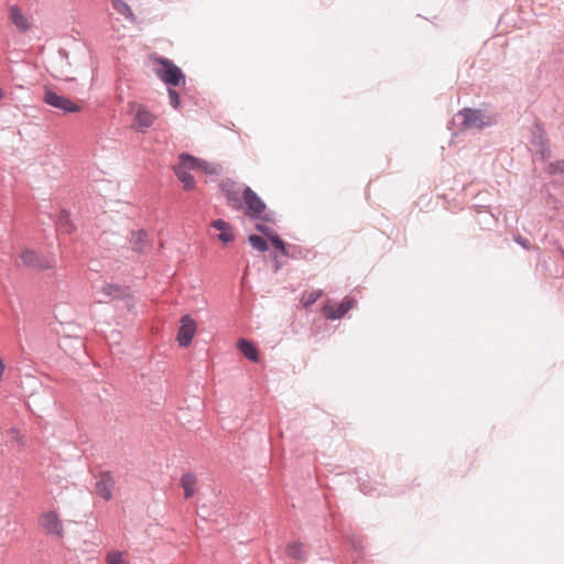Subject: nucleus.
<instances>
[{
	"label": "nucleus",
	"mask_w": 564,
	"mask_h": 564,
	"mask_svg": "<svg viewBox=\"0 0 564 564\" xmlns=\"http://www.w3.org/2000/svg\"><path fill=\"white\" fill-rule=\"evenodd\" d=\"M220 170L221 167L219 164L198 160L185 153L178 156V163L174 166L175 175L183 184V188L186 191H191L195 187V180L192 172H202L207 175H215L218 174Z\"/></svg>",
	"instance_id": "obj_1"
},
{
	"label": "nucleus",
	"mask_w": 564,
	"mask_h": 564,
	"mask_svg": "<svg viewBox=\"0 0 564 564\" xmlns=\"http://www.w3.org/2000/svg\"><path fill=\"white\" fill-rule=\"evenodd\" d=\"M155 74L167 85L177 86L184 79L182 70L171 61L155 58Z\"/></svg>",
	"instance_id": "obj_2"
},
{
	"label": "nucleus",
	"mask_w": 564,
	"mask_h": 564,
	"mask_svg": "<svg viewBox=\"0 0 564 564\" xmlns=\"http://www.w3.org/2000/svg\"><path fill=\"white\" fill-rule=\"evenodd\" d=\"M458 117L463 119L462 126L466 129H482L495 122L494 116L485 115L480 110L464 109Z\"/></svg>",
	"instance_id": "obj_3"
},
{
	"label": "nucleus",
	"mask_w": 564,
	"mask_h": 564,
	"mask_svg": "<svg viewBox=\"0 0 564 564\" xmlns=\"http://www.w3.org/2000/svg\"><path fill=\"white\" fill-rule=\"evenodd\" d=\"M21 264L36 271H44L54 268L55 261L40 256L31 249H23L20 252Z\"/></svg>",
	"instance_id": "obj_4"
},
{
	"label": "nucleus",
	"mask_w": 564,
	"mask_h": 564,
	"mask_svg": "<svg viewBox=\"0 0 564 564\" xmlns=\"http://www.w3.org/2000/svg\"><path fill=\"white\" fill-rule=\"evenodd\" d=\"M243 199L247 205V216L252 218H264L267 208L265 204L250 187H246L243 189Z\"/></svg>",
	"instance_id": "obj_5"
},
{
	"label": "nucleus",
	"mask_w": 564,
	"mask_h": 564,
	"mask_svg": "<svg viewBox=\"0 0 564 564\" xmlns=\"http://www.w3.org/2000/svg\"><path fill=\"white\" fill-rule=\"evenodd\" d=\"M44 101L54 108L61 109L65 113L80 111V107L78 105L64 96L57 95L51 89L45 90Z\"/></svg>",
	"instance_id": "obj_6"
},
{
	"label": "nucleus",
	"mask_w": 564,
	"mask_h": 564,
	"mask_svg": "<svg viewBox=\"0 0 564 564\" xmlns=\"http://www.w3.org/2000/svg\"><path fill=\"white\" fill-rule=\"evenodd\" d=\"M355 300L345 297L341 303L335 304L328 301L323 306V314L327 319H338L355 306Z\"/></svg>",
	"instance_id": "obj_7"
},
{
	"label": "nucleus",
	"mask_w": 564,
	"mask_h": 564,
	"mask_svg": "<svg viewBox=\"0 0 564 564\" xmlns=\"http://www.w3.org/2000/svg\"><path fill=\"white\" fill-rule=\"evenodd\" d=\"M197 330L195 321L189 315L181 318V327L177 333V341L181 347H187L194 338Z\"/></svg>",
	"instance_id": "obj_8"
},
{
	"label": "nucleus",
	"mask_w": 564,
	"mask_h": 564,
	"mask_svg": "<svg viewBox=\"0 0 564 564\" xmlns=\"http://www.w3.org/2000/svg\"><path fill=\"white\" fill-rule=\"evenodd\" d=\"M40 525L47 534L62 536L63 524L56 512L48 511L40 518Z\"/></svg>",
	"instance_id": "obj_9"
},
{
	"label": "nucleus",
	"mask_w": 564,
	"mask_h": 564,
	"mask_svg": "<svg viewBox=\"0 0 564 564\" xmlns=\"http://www.w3.org/2000/svg\"><path fill=\"white\" fill-rule=\"evenodd\" d=\"M115 487V479L109 473H102L99 475L95 486L97 495L102 497L105 500L112 498V489Z\"/></svg>",
	"instance_id": "obj_10"
},
{
	"label": "nucleus",
	"mask_w": 564,
	"mask_h": 564,
	"mask_svg": "<svg viewBox=\"0 0 564 564\" xmlns=\"http://www.w3.org/2000/svg\"><path fill=\"white\" fill-rule=\"evenodd\" d=\"M155 116L147 108L140 106L134 116L133 127L135 130L143 132L153 124Z\"/></svg>",
	"instance_id": "obj_11"
},
{
	"label": "nucleus",
	"mask_w": 564,
	"mask_h": 564,
	"mask_svg": "<svg viewBox=\"0 0 564 564\" xmlns=\"http://www.w3.org/2000/svg\"><path fill=\"white\" fill-rule=\"evenodd\" d=\"M212 227L219 231V234L216 236L219 241L223 243H229L235 240V234L232 226L223 220V219H216L212 221Z\"/></svg>",
	"instance_id": "obj_12"
},
{
	"label": "nucleus",
	"mask_w": 564,
	"mask_h": 564,
	"mask_svg": "<svg viewBox=\"0 0 564 564\" xmlns=\"http://www.w3.org/2000/svg\"><path fill=\"white\" fill-rule=\"evenodd\" d=\"M10 20L20 32H26L30 29L29 19L23 14L18 6L10 7Z\"/></svg>",
	"instance_id": "obj_13"
},
{
	"label": "nucleus",
	"mask_w": 564,
	"mask_h": 564,
	"mask_svg": "<svg viewBox=\"0 0 564 564\" xmlns=\"http://www.w3.org/2000/svg\"><path fill=\"white\" fill-rule=\"evenodd\" d=\"M99 292L102 295V297L99 299V302L119 299L124 295V290L121 286L111 283L102 285Z\"/></svg>",
	"instance_id": "obj_14"
},
{
	"label": "nucleus",
	"mask_w": 564,
	"mask_h": 564,
	"mask_svg": "<svg viewBox=\"0 0 564 564\" xmlns=\"http://www.w3.org/2000/svg\"><path fill=\"white\" fill-rule=\"evenodd\" d=\"M197 477L192 473H186L181 478V486L184 490L185 499L192 498L196 492Z\"/></svg>",
	"instance_id": "obj_15"
},
{
	"label": "nucleus",
	"mask_w": 564,
	"mask_h": 564,
	"mask_svg": "<svg viewBox=\"0 0 564 564\" xmlns=\"http://www.w3.org/2000/svg\"><path fill=\"white\" fill-rule=\"evenodd\" d=\"M237 348L240 352L251 361H258V350L253 346V344L247 339H239L237 343Z\"/></svg>",
	"instance_id": "obj_16"
},
{
	"label": "nucleus",
	"mask_w": 564,
	"mask_h": 564,
	"mask_svg": "<svg viewBox=\"0 0 564 564\" xmlns=\"http://www.w3.org/2000/svg\"><path fill=\"white\" fill-rule=\"evenodd\" d=\"M257 229L262 231L265 236H268L274 248L279 249L283 254L286 253L285 243L278 235L273 234L271 230H269L262 225H258Z\"/></svg>",
	"instance_id": "obj_17"
},
{
	"label": "nucleus",
	"mask_w": 564,
	"mask_h": 564,
	"mask_svg": "<svg viewBox=\"0 0 564 564\" xmlns=\"http://www.w3.org/2000/svg\"><path fill=\"white\" fill-rule=\"evenodd\" d=\"M285 552L288 556L295 560H303L305 556L304 544L299 541L290 542Z\"/></svg>",
	"instance_id": "obj_18"
},
{
	"label": "nucleus",
	"mask_w": 564,
	"mask_h": 564,
	"mask_svg": "<svg viewBox=\"0 0 564 564\" xmlns=\"http://www.w3.org/2000/svg\"><path fill=\"white\" fill-rule=\"evenodd\" d=\"M235 184L234 183H227L224 185V192H225V195L227 197V199L232 204L234 207H239L240 206V200H239V192L238 191H235L234 188Z\"/></svg>",
	"instance_id": "obj_19"
},
{
	"label": "nucleus",
	"mask_w": 564,
	"mask_h": 564,
	"mask_svg": "<svg viewBox=\"0 0 564 564\" xmlns=\"http://www.w3.org/2000/svg\"><path fill=\"white\" fill-rule=\"evenodd\" d=\"M113 9L122 14L123 17L130 19L133 17L131 8L123 0H111Z\"/></svg>",
	"instance_id": "obj_20"
},
{
	"label": "nucleus",
	"mask_w": 564,
	"mask_h": 564,
	"mask_svg": "<svg viewBox=\"0 0 564 564\" xmlns=\"http://www.w3.org/2000/svg\"><path fill=\"white\" fill-rule=\"evenodd\" d=\"M322 295H323V291L322 290H315V291H311V292H305L302 295L301 303L305 307H307V306L314 304Z\"/></svg>",
	"instance_id": "obj_21"
},
{
	"label": "nucleus",
	"mask_w": 564,
	"mask_h": 564,
	"mask_svg": "<svg viewBox=\"0 0 564 564\" xmlns=\"http://www.w3.org/2000/svg\"><path fill=\"white\" fill-rule=\"evenodd\" d=\"M106 563L107 564H126L124 553L119 552V551L109 552L106 555Z\"/></svg>",
	"instance_id": "obj_22"
},
{
	"label": "nucleus",
	"mask_w": 564,
	"mask_h": 564,
	"mask_svg": "<svg viewBox=\"0 0 564 564\" xmlns=\"http://www.w3.org/2000/svg\"><path fill=\"white\" fill-rule=\"evenodd\" d=\"M249 242H250V245H251L254 249H257V250H259V251H261V252H263V251H265V250L268 249V243H267V241H265L262 237H260V236H257V235H250V236H249Z\"/></svg>",
	"instance_id": "obj_23"
},
{
	"label": "nucleus",
	"mask_w": 564,
	"mask_h": 564,
	"mask_svg": "<svg viewBox=\"0 0 564 564\" xmlns=\"http://www.w3.org/2000/svg\"><path fill=\"white\" fill-rule=\"evenodd\" d=\"M170 104L173 108L180 107V96L174 89H169Z\"/></svg>",
	"instance_id": "obj_24"
},
{
	"label": "nucleus",
	"mask_w": 564,
	"mask_h": 564,
	"mask_svg": "<svg viewBox=\"0 0 564 564\" xmlns=\"http://www.w3.org/2000/svg\"><path fill=\"white\" fill-rule=\"evenodd\" d=\"M58 225L59 227L65 228L67 232H70L73 230V226L68 224L67 216H61Z\"/></svg>",
	"instance_id": "obj_25"
},
{
	"label": "nucleus",
	"mask_w": 564,
	"mask_h": 564,
	"mask_svg": "<svg viewBox=\"0 0 564 564\" xmlns=\"http://www.w3.org/2000/svg\"><path fill=\"white\" fill-rule=\"evenodd\" d=\"M517 241L521 243L523 247L528 248L527 240L522 238H518Z\"/></svg>",
	"instance_id": "obj_26"
},
{
	"label": "nucleus",
	"mask_w": 564,
	"mask_h": 564,
	"mask_svg": "<svg viewBox=\"0 0 564 564\" xmlns=\"http://www.w3.org/2000/svg\"><path fill=\"white\" fill-rule=\"evenodd\" d=\"M561 171H564V161L562 162Z\"/></svg>",
	"instance_id": "obj_27"
}]
</instances>
